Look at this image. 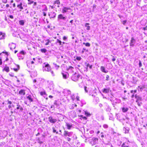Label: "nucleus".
<instances>
[{"instance_id": "nucleus-1", "label": "nucleus", "mask_w": 147, "mask_h": 147, "mask_svg": "<svg viewBox=\"0 0 147 147\" xmlns=\"http://www.w3.org/2000/svg\"><path fill=\"white\" fill-rule=\"evenodd\" d=\"M42 70L43 71H50L51 69L50 65L47 63L45 62L42 65Z\"/></svg>"}, {"instance_id": "nucleus-2", "label": "nucleus", "mask_w": 147, "mask_h": 147, "mask_svg": "<svg viewBox=\"0 0 147 147\" xmlns=\"http://www.w3.org/2000/svg\"><path fill=\"white\" fill-rule=\"evenodd\" d=\"M70 100L73 101L74 100L76 99L78 101H79V96H78V94H73L70 95Z\"/></svg>"}, {"instance_id": "nucleus-3", "label": "nucleus", "mask_w": 147, "mask_h": 147, "mask_svg": "<svg viewBox=\"0 0 147 147\" xmlns=\"http://www.w3.org/2000/svg\"><path fill=\"white\" fill-rule=\"evenodd\" d=\"M80 77V75L79 74L75 73L72 76L71 79L74 81H77Z\"/></svg>"}, {"instance_id": "nucleus-4", "label": "nucleus", "mask_w": 147, "mask_h": 147, "mask_svg": "<svg viewBox=\"0 0 147 147\" xmlns=\"http://www.w3.org/2000/svg\"><path fill=\"white\" fill-rule=\"evenodd\" d=\"M26 52L24 50L21 51L19 53V59H23L26 54Z\"/></svg>"}, {"instance_id": "nucleus-5", "label": "nucleus", "mask_w": 147, "mask_h": 147, "mask_svg": "<svg viewBox=\"0 0 147 147\" xmlns=\"http://www.w3.org/2000/svg\"><path fill=\"white\" fill-rule=\"evenodd\" d=\"M102 92L105 94H108L110 92H111V91L110 89V88L109 87L105 88L102 89Z\"/></svg>"}, {"instance_id": "nucleus-6", "label": "nucleus", "mask_w": 147, "mask_h": 147, "mask_svg": "<svg viewBox=\"0 0 147 147\" xmlns=\"http://www.w3.org/2000/svg\"><path fill=\"white\" fill-rule=\"evenodd\" d=\"M49 122L52 123L54 124L57 121L56 119L53 118L52 116H50L48 117Z\"/></svg>"}, {"instance_id": "nucleus-7", "label": "nucleus", "mask_w": 147, "mask_h": 147, "mask_svg": "<svg viewBox=\"0 0 147 147\" xmlns=\"http://www.w3.org/2000/svg\"><path fill=\"white\" fill-rule=\"evenodd\" d=\"M13 36H16L18 34V29L16 27H14L13 29Z\"/></svg>"}, {"instance_id": "nucleus-8", "label": "nucleus", "mask_w": 147, "mask_h": 147, "mask_svg": "<svg viewBox=\"0 0 147 147\" xmlns=\"http://www.w3.org/2000/svg\"><path fill=\"white\" fill-rule=\"evenodd\" d=\"M63 92L65 95L66 94L67 95H70L71 94V92L69 90H64Z\"/></svg>"}, {"instance_id": "nucleus-9", "label": "nucleus", "mask_w": 147, "mask_h": 147, "mask_svg": "<svg viewBox=\"0 0 147 147\" xmlns=\"http://www.w3.org/2000/svg\"><path fill=\"white\" fill-rule=\"evenodd\" d=\"M27 67L31 69H33L34 68V67L32 66H30V64H33L34 63V62L33 61H32L31 62V63H29L28 62H27Z\"/></svg>"}, {"instance_id": "nucleus-10", "label": "nucleus", "mask_w": 147, "mask_h": 147, "mask_svg": "<svg viewBox=\"0 0 147 147\" xmlns=\"http://www.w3.org/2000/svg\"><path fill=\"white\" fill-rule=\"evenodd\" d=\"M63 78L64 79H67L69 77L68 73L66 72H63L62 73Z\"/></svg>"}, {"instance_id": "nucleus-11", "label": "nucleus", "mask_w": 147, "mask_h": 147, "mask_svg": "<svg viewBox=\"0 0 147 147\" xmlns=\"http://www.w3.org/2000/svg\"><path fill=\"white\" fill-rule=\"evenodd\" d=\"M56 14L55 12H51L49 13V15L50 18H55L56 16Z\"/></svg>"}, {"instance_id": "nucleus-12", "label": "nucleus", "mask_w": 147, "mask_h": 147, "mask_svg": "<svg viewBox=\"0 0 147 147\" xmlns=\"http://www.w3.org/2000/svg\"><path fill=\"white\" fill-rule=\"evenodd\" d=\"M70 9V7H63V8L62 9V12L63 13H65L67 12L68 10Z\"/></svg>"}, {"instance_id": "nucleus-13", "label": "nucleus", "mask_w": 147, "mask_h": 147, "mask_svg": "<svg viewBox=\"0 0 147 147\" xmlns=\"http://www.w3.org/2000/svg\"><path fill=\"white\" fill-rule=\"evenodd\" d=\"M101 71L104 73H107L108 72V71L106 69L105 67L103 66H101L100 67Z\"/></svg>"}, {"instance_id": "nucleus-14", "label": "nucleus", "mask_w": 147, "mask_h": 147, "mask_svg": "<svg viewBox=\"0 0 147 147\" xmlns=\"http://www.w3.org/2000/svg\"><path fill=\"white\" fill-rule=\"evenodd\" d=\"M135 42V40L134 38L133 37L131 38V40L130 43V46L133 47L134 45V44Z\"/></svg>"}, {"instance_id": "nucleus-15", "label": "nucleus", "mask_w": 147, "mask_h": 147, "mask_svg": "<svg viewBox=\"0 0 147 147\" xmlns=\"http://www.w3.org/2000/svg\"><path fill=\"white\" fill-rule=\"evenodd\" d=\"M9 46L11 50L14 49L16 47V44L13 43L9 44Z\"/></svg>"}, {"instance_id": "nucleus-16", "label": "nucleus", "mask_w": 147, "mask_h": 147, "mask_svg": "<svg viewBox=\"0 0 147 147\" xmlns=\"http://www.w3.org/2000/svg\"><path fill=\"white\" fill-rule=\"evenodd\" d=\"M121 147H129V142H125L123 143L121 145Z\"/></svg>"}, {"instance_id": "nucleus-17", "label": "nucleus", "mask_w": 147, "mask_h": 147, "mask_svg": "<svg viewBox=\"0 0 147 147\" xmlns=\"http://www.w3.org/2000/svg\"><path fill=\"white\" fill-rule=\"evenodd\" d=\"M135 98L136 99V101H138V100H142V98L139 95H138L137 94H136L134 96Z\"/></svg>"}, {"instance_id": "nucleus-18", "label": "nucleus", "mask_w": 147, "mask_h": 147, "mask_svg": "<svg viewBox=\"0 0 147 147\" xmlns=\"http://www.w3.org/2000/svg\"><path fill=\"white\" fill-rule=\"evenodd\" d=\"M5 34L1 32H0V39H3L5 38Z\"/></svg>"}, {"instance_id": "nucleus-19", "label": "nucleus", "mask_w": 147, "mask_h": 147, "mask_svg": "<svg viewBox=\"0 0 147 147\" xmlns=\"http://www.w3.org/2000/svg\"><path fill=\"white\" fill-rule=\"evenodd\" d=\"M66 17H63L62 14H59L58 16V19H62L65 20L66 19Z\"/></svg>"}, {"instance_id": "nucleus-20", "label": "nucleus", "mask_w": 147, "mask_h": 147, "mask_svg": "<svg viewBox=\"0 0 147 147\" xmlns=\"http://www.w3.org/2000/svg\"><path fill=\"white\" fill-rule=\"evenodd\" d=\"M63 135L64 136L66 137L67 136H70V133L69 132L65 130L64 132Z\"/></svg>"}, {"instance_id": "nucleus-21", "label": "nucleus", "mask_w": 147, "mask_h": 147, "mask_svg": "<svg viewBox=\"0 0 147 147\" xmlns=\"http://www.w3.org/2000/svg\"><path fill=\"white\" fill-rule=\"evenodd\" d=\"M145 88V86H138L137 88V89L139 91L142 92V90L144 88Z\"/></svg>"}, {"instance_id": "nucleus-22", "label": "nucleus", "mask_w": 147, "mask_h": 147, "mask_svg": "<svg viewBox=\"0 0 147 147\" xmlns=\"http://www.w3.org/2000/svg\"><path fill=\"white\" fill-rule=\"evenodd\" d=\"M137 92V90H131V91L130 92L132 94L131 96V97L132 98H133L134 97V94L135 93H136Z\"/></svg>"}, {"instance_id": "nucleus-23", "label": "nucleus", "mask_w": 147, "mask_h": 147, "mask_svg": "<svg viewBox=\"0 0 147 147\" xmlns=\"http://www.w3.org/2000/svg\"><path fill=\"white\" fill-rule=\"evenodd\" d=\"M25 90H21L19 91V96L20 95H25Z\"/></svg>"}, {"instance_id": "nucleus-24", "label": "nucleus", "mask_w": 147, "mask_h": 147, "mask_svg": "<svg viewBox=\"0 0 147 147\" xmlns=\"http://www.w3.org/2000/svg\"><path fill=\"white\" fill-rule=\"evenodd\" d=\"M66 126L67 127V129H70L71 127H72V125L69 123H66Z\"/></svg>"}, {"instance_id": "nucleus-25", "label": "nucleus", "mask_w": 147, "mask_h": 147, "mask_svg": "<svg viewBox=\"0 0 147 147\" xmlns=\"http://www.w3.org/2000/svg\"><path fill=\"white\" fill-rule=\"evenodd\" d=\"M3 71H5L7 72H8L9 71V67L7 66L5 67L3 69Z\"/></svg>"}, {"instance_id": "nucleus-26", "label": "nucleus", "mask_w": 147, "mask_h": 147, "mask_svg": "<svg viewBox=\"0 0 147 147\" xmlns=\"http://www.w3.org/2000/svg\"><path fill=\"white\" fill-rule=\"evenodd\" d=\"M25 22V21L22 20L19 21V23L20 25L22 26H23L24 25V24Z\"/></svg>"}, {"instance_id": "nucleus-27", "label": "nucleus", "mask_w": 147, "mask_h": 147, "mask_svg": "<svg viewBox=\"0 0 147 147\" xmlns=\"http://www.w3.org/2000/svg\"><path fill=\"white\" fill-rule=\"evenodd\" d=\"M128 110V108H125L124 107H123L122 108V110L123 112L125 113Z\"/></svg>"}, {"instance_id": "nucleus-28", "label": "nucleus", "mask_w": 147, "mask_h": 147, "mask_svg": "<svg viewBox=\"0 0 147 147\" xmlns=\"http://www.w3.org/2000/svg\"><path fill=\"white\" fill-rule=\"evenodd\" d=\"M89 25V24L88 23H86L85 24V26L87 27L86 30H88L90 29V26H88Z\"/></svg>"}, {"instance_id": "nucleus-29", "label": "nucleus", "mask_w": 147, "mask_h": 147, "mask_svg": "<svg viewBox=\"0 0 147 147\" xmlns=\"http://www.w3.org/2000/svg\"><path fill=\"white\" fill-rule=\"evenodd\" d=\"M40 94L41 95L43 96L45 98V97L47 96L46 92L45 91L41 92H40Z\"/></svg>"}, {"instance_id": "nucleus-30", "label": "nucleus", "mask_w": 147, "mask_h": 147, "mask_svg": "<svg viewBox=\"0 0 147 147\" xmlns=\"http://www.w3.org/2000/svg\"><path fill=\"white\" fill-rule=\"evenodd\" d=\"M53 4L54 5L57 4L59 5L60 4V2L59 0H56L54 2Z\"/></svg>"}, {"instance_id": "nucleus-31", "label": "nucleus", "mask_w": 147, "mask_h": 147, "mask_svg": "<svg viewBox=\"0 0 147 147\" xmlns=\"http://www.w3.org/2000/svg\"><path fill=\"white\" fill-rule=\"evenodd\" d=\"M77 105L75 104H70L69 107H71V108L73 109L75 107H76Z\"/></svg>"}, {"instance_id": "nucleus-32", "label": "nucleus", "mask_w": 147, "mask_h": 147, "mask_svg": "<svg viewBox=\"0 0 147 147\" xmlns=\"http://www.w3.org/2000/svg\"><path fill=\"white\" fill-rule=\"evenodd\" d=\"M85 65L86 66V67H89V68L90 69H92V65H90L89 63H86Z\"/></svg>"}, {"instance_id": "nucleus-33", "label": "nucleus", "mask_w": 147, "mask_h": 147, "mask_svg": "<svg viewBox=\"0 0 147 147\" xmlns=\"http://www.w3.org/2000/svg\"><path fill=\"white\" fill-rule=\"evenodd\" d=\"M83 44L85 45L86 46L88 47H89L90 45V44L89 42H87L86 43H85V42H83Z\"/></svg>"}, {"instance_id": "nucleus-34", "label": "nucleus", "mask_w": 147, "mask_h": 147, "mask_svg": "<svg viewBox=\"0 0 147 147\" xmlns=\"http://www.w3.org/2000/svg\"><path fill=\"white\" fill-rule=\"evenodd\" d=\"M57 42L59 44V45H63V44H62L61 41L58 39L57 40Z\"/></svg>"}, {"instance_id": "nucleus-35", "label": "nucleus", "mask_w": 147, "mask_h": 147, "mask_svg": "<svg viewBox=\"0 0 147 147\" xmlns=\"http://www.w3.org/2000/svg\"><path fill=\"white\" fill-rule=\"evenodd\" d=\"M85 114L87 116H88V117H89V116H90V115H91V114H90L88 112H87L86 111H85Z\"/></svg>"}, {"instance_id": "nucleus-36", "label": "nucleus", "mask_w": 147, "mask_h": 147, "mask_svg": "<svg viewBox=\"0 0 147 147\" xmlns=\"http://www.w3.org/2000/svg\"><path fill=\"white\" fill-rule=\"evenodd\" d=\"M40 51L43 53H45L47 51V50L45 49H41Z\"/></svg>"}, {"instance_id": "nucleus-37", "label": "nucleus", "mask_w": 147, "mask_h": 147, "mask_svg": "<svg viewBox=\"0 0 147 147\" xmlns=\"http://www.w3.org/2000/svg\"><path fill=\"white\" fill-rule=\"evenodd\" d=\"M92 140L94 142H95L96 141H98V139L97 138H92Z\"/></svg>"}, {"instance_id": "nucleus-38", "label": "nucleus", "mask_w": 147, "mask_h": 147, "mask_svg": "<svg viewBox=\"0 0 147 147\" xmlns=\"http://www.w3.org/2000/svg\"><path fill=\"white\" fill-rule=\"evenodd\" d=\"M53 129V133H56V134H58V132L57 131H56V130L55 129V128L53 127L52 128Z\"/></svg>"}, {"instance_id": "nucleus-39", "label": "nucleus", "mask_w": 147, "mask_h": 147, "mask_svg": "<svg viewBox=\"0 0 147 147\" xmlns=\"http://www.w3.org/2000/svg\"><path fill=\"white\" fill-rule=\"evenodd\" d=\"M19 8L21 10L23 9V7L22 6V4L21 3L19 4Z\"/></svg>"}, {"instance_id": "nucleus-40", "label": "nucleus", "mask_w": 147, "mask_h": 147, "mask_svg": "<svg viewBox=\"0 0 147 147\" xmlns=\"http://www.w3.org/2000/svg\"><path fill=\"white\" fill-rule=\"evenodd\" d=\"M84 51H86L87 52H88V49H87V50H86V48H84L82 50V53H84Z\"/></svg>"}, {"instance_id": "nucleus-41", "label": "nucleus", "mask_w": 147, "mask_h": 147, "mask_svg": "<svg viewBox=\"0 0 147 147\" xmlns=\"http://www.w3.org/2000/svg\"><path fill=\"white\" fill-rule=\"evenodd\" d=\"M49 72H50L52 76H55V75L54 73L53 72V71L51 69V70Z\"/></svg>"}, {"instance_id": "nucleus-42", "label": "nucleus", "mask_w": 147, "mask_h": 147, "mask_svg": "<svg viewBox=\"0 0 147 147\" xmlns=\"http://www.w3.org/2000/svg\"><path fill=\"white\" fill-rule=\"evenodd\" d=\"M46 41H47V42L46 43L45 45H48L49 44V42H50V40L49 39H48L47 40H46Z\"/></svg>"}, {"instance_id": "nucleus-43", "label": "nucleus", "mask_w": 147, "mask_h": 147, "mask_svg": "<svg viewBox=\"0 0 147 147\" xmlns=\"http://www.w3.org/2000/svg\"><path fill=\"white\" fill-rule=\"evenodd\" d=\"M74 68L71 66H70L69 67L68 69L69 70H71L73 71V69Z\"/></svg>"}, {"instance_id": "nucleus-44", "label": "nucleus", "mask_w": 147, "mask_h": 147, "mask_svg": "<svg viewBox=\"0 0 147 147\" xmlns=\"http://www.w3.org/2000/svg\"><path fill=\"white\" fill-rule=\"evenodd\" d=\"M27 98H28V99L29 100H30V101H32V98H31V96H28L27 97Z\"/></svg>"}, {"instance_id": "nucleus-45", "label": "nucleus", "mask_w": 147, "mask_h": 147, "mask_svg": "<svg viewBox=\"0 0 147 147\" xmlns=\"http://www.w3.org/2000/svg\"><path fill=\"white\" fill-rule=\"evenodd\" d=\"M76 59L78 61H80L81 59V58L80 57H76Z\"/></svg>"}, {"instance_id": "nucleus-46", "label": "nucleus", "mask_w": 147, "mask_h": 147, "mask_svg": "<svg viewBox=\"0 0 147 147\" xmlns=\"http://www.w3.org/2000/svg\"><path fill=\"white\" fill-rule=\"evenodd\" d=\"M109 75H107L106 76V80L108 81L109 80Z\"/></svg>"}, {"instance_id": "nucleus-47", "label": "nucleus", "mask_w": 147, "mask_h": 147, "mask_svg": "<svg viewBox=\"0 0 147 147\" xmlns=\"http://www.w3.org/2000/svg\"><path fill=\"white\" fill-rule=\"evenodd\" d=\"M28 1L29 2V4H31L34 3V1H32L31 0H28Z\"/></svg>"}, {"instance_id": "nucleus-48", "label": "nucleus", "mask_w": 147, "mask_h": 147, "mask_svg": "<svg viewBox=\"0 0 147 147\" xmlns=\"http://www.w3.org/2000/svg\"><path fill=\"white\" fill-rule=\"evenodd\" d=\"M127 22V20H125L124 21H122V23L123 24L125 25L126 23Z\"/></svg>"}, {"instance_id": "nucleus-49", "label": "nucleus", "mask_w": 147, "mask_h": 147, "mask_svg": "<svg viewBox=\"0 0 147 147\" xmlns=\"http://www.w3.org/2000/svg\"><path fill=\"white\" fill-rule=\"evenodd\" d=\"M2 2L5 3H6L7 2V0H2Z\"/></svg>"}, {"instance_id": "nucleus-50", "label": "nucleus", "mask_w": 147, "mask_h": 147, "mask_svg": "<svg viewBox=\"0 0 147 147\" xmlns=\"http://www.w3.org/2000/svg\"><path fill=\"white\" fill-rule=\"evenodd\" d=\"M9 75L11 77H13L14 76V74L13 73H10Z\"/></svg>"}, {"instance_id": "nucleus-51", "label": "nucleus", "mask_w": 147, "mask_h": 147, "mask_svg": "<svg viewBox=\"0 0 147 147\" xmlns=\"http://www.w3.org/2000/svg\"><path fill=\"white\" fill-rule=\"evenodd\" d=\"M139 67H141L142 66V63L141 61H140L139 64Z\"/></svg>"}, {"instance_id": "nucleus-52", "label": "nucleus", "mask_w": 147, "mask_h": 147, "mask_svg": "<svg viewBox=\"0 0 147 147\" xmlns=\"http://www.w3.org/2000/svg\"><path fill=\"white\" fill-rule=\"evenodd\" d=\"M143 30H147V26H146V27L143 28Z\"/></svg>"}, {"instance_id": "nucleus-53", "label": "nucleus", "mask_w": 147, "mask_h": 147, "mask_svg": "<svg viewBox=\"0 0 147 147\" xmlns=\"http://www.w3.org/2000/svg\"><path fill=\"white\" fill-rule=\"evenodd\" d=\"M67 38V37L65 36H64L63 37V39L64 40H65Z\"/></svg>"}, {"instance_id": "nucleus-54", "label": "nucleus", "mask_w": 147, "mask_h": 147, "mask_svg": "<svg viewBox=\"0 0 147 147\" xmlns=\"http://www.w3.org/2000/svg\"><path fill=\"white\" fill-rule=\"evenodd\" d=\"M67 140L68 141H70L71 140V139L69 138H67Z\"/></svg>"}, {"instance_id": "nucleus-55", "label": "nucleus", "mask_w": 147, "mask_h": 147, "mask_svg": "<svg viewBox=\"0 0 147 147\" xmlns=\"http://www.w3.org/2000/svg\"><path fill=\"white\" fill-rule=\"evenodd\" d=\"M2 63L1 59V58H0V66L2 65Z\"/></svg>"}, {"instance_id": "nucleus-56", "label": "nucleus", "mask_w": 147, "mask_h": 147, "mask_svg": "<svg viewBox=\"0 0 147 147\" xmlns=\"http://www.w3.org/2000/svg\"><path fill=\"white\" fill-rule=\"evenodd\" d=\"M86 88H87V87H84L85 90L86 92H87L88 91V90H87Z\"/></svg>"}, {"instance_id": "nucleus-57", "label": "nucleus", "mask_w": 147, "mask_h": 147, "mask_svg": "<svg viewBox=\"0 0 147 147\" xmlns=\"http://www.w3.org/2000/svg\"><path fill=\"white\" fill-rule=\"evenodd\" d=\"M55 67H57V68H58L59 67V66L57 65H56V64H55Z\"/></svg>"}, {"instance_id": "nucleus-58", "label": "nucleus", "mask_w": 147, "mask_h": 147, "mask_svg": "<svg viewBox=\"0 0 147 147\" xmlns=\"http://www.w3.org/2000/svg\"><path fill=\"white\" fill-rule=\"evenodd\" d=\"M82 119H84V120H86L87 119V118L85 117H82Z\"/></svg>"}, {"instance_id": "nucleus-59", "label": "nucleus", "mask_w": 147, "mask_h": 147, "mask_svg": "<svg viewBox=\"0 0 147 147\" xmlns=\"http://www.w3.org/2000/svg\"><path fill=\"white\" fill-rule=\"evenodd\" d=\"M123 81H121V84L123 85V86H124V83L123 82Z\"/></svg>"}, {"instance_id": "nucleus-60", "label": "nucleus", "mask_w": 147, "mask_h": 147, "mask_svg": "<svg viewBox=\"0 0 147 147\" xmlns=\"http://www.w3.org/2000/svg\"><path fill=\"white\" fill-rule=\"evenodd\" d=\"M9 17L11 19H13V16L12 15H10L9 16Z\"/></svg>"}, {"instance_id": "nucleus-61", "label": "nucleus", "mask_w": 147, "mask_h": 147, "mask_svg": "<svg viewBox=\"0 0 147 147\" xmlns=\"http://www.w3.org/2000/svg\"><path fill=\"white\" fill-rule=\"evenodd\" d=\"M61 58L65 59L66 57L65 56H61Z\"/></svg>"}, {"instance_id": "nucleus-62", "label": "nucleus", "mask_w": 147, "mask_h": 147, "mask_svg": "<svg viewBox=\"0 0 147 147\" xmlns=\"http://www.w3.org/2000/svg\"><path fill=\"white\" fill-rule=\"evenodd\" d=\"M116 60V59L115 58H113L112 59V61H115V60Z\"/></svg>"}, {"instance_id": "nucleus-63", "label": "nucleus", "mask_w": 147, "mask_h": 147, "mask_svg": "<svg viewBox=\"0 0 147 147\" xmlns=\"http://www.w3.org/2000/svg\"><path fill=\"white\" fill-rule=\"evenodd\" d=\"M43 15L44 16H46V14L44 12L43 13Z\"/></svg>"}, {"instance_id": "nucleus-64", "label": "nucleus", "mask_w": 147, "mask_h": 147, "mask_svg": "<svg viewBox=\"0 0 147 147\" xmlns=\"http://www.w3.org/2000/svg\"><path fill=\"white\" fill-rule=\"evenodd\" d=\"M49 97L50 98H52L53 97V96L51 95H50L49 96Z\"/></svg>"}]
</instances>
